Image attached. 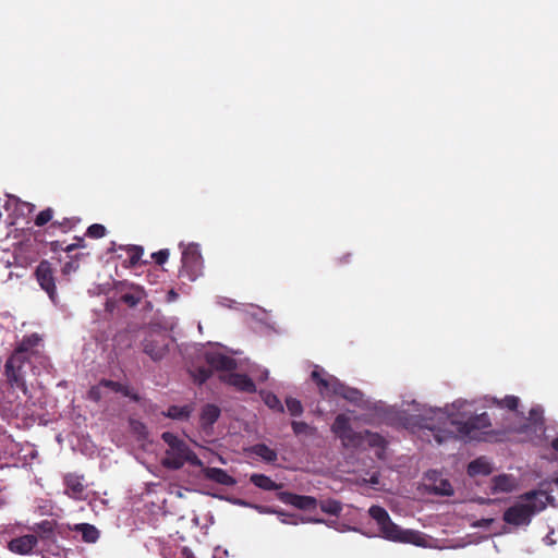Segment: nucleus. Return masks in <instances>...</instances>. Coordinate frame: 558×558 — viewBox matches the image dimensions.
<instances>
[{
  "label": "nucleus",
  "mask_w": 558,
  "mask_h": 558,
  "mask_svg": "<svg viewBox=\"0 0 558 558\" xmlns=\"http://www.w3.org/2000/svg\"><path fill=\"white\" fill-rule=\"evenodd\" d=\"M53 217V209L48 207L44 210H41L35 218V226L43 227L47 225L49 221H51Z\"/></svg>",
  "instance_id": "obj_37"
},
{
  "label": "nucleus",
  "mask_w": 558,
  "mask_h": 558,
  "mask_svg": "<svg viewBox=\"0 0 558 558\" xmlns=\"http://www.w3.org/2000/svg\"><path fill=\"white\" fill-rule=\"evenodd\" d=\"M74 243H75V245H76V247H77V248H83V247H85V246H86L85 241H84V239H83V238H78V236H76V238H75V242H74Z\"/></svg>",
  "instance_id": "obj_45"
},
{
  "label": "nucleus",
  "mask_w": 558,
  "mask_h": 558,
  "mask_svg": "<svg viewBox=\"0 0 558 558\" xmlns=\"http://www.w3.org/2000/svg\"><path fill=\"white\" fill-rule=\"evenodd\" d=\"M291 427L293 433L299 435H311L314 432V428H312L307 423L305 422H299V421H292Z\"/></svg>",
  "instance_id": "obj_36"
},
{
  "label": "nucleus",
  "mask_w": 558,
  "mask_h": 558,
  "mask_svg": "<svg viewBox=\"0 0 558 558\" xmlns=\"http://www.w3.org/2000/svg\"><path fill=\"white\" fill-rule=\"evenodd\" d=\"M368 513L376 521L381 536L388 541L418 544L422 538L417 532L400 529L391 521L387 510L380 506H372Z\"/></svg>",
  "instance_id": "obj_4"
},
{
  "label": "nucleus",
  "mask_w": 558,
  "mask_h": 558,
  "mask_svg": "<svg viewBox=\"0 0 558 558\" xmlns=\"http://www.w3.org/2000/svg\"><path fill=\"white\" fill-rule=\"evenodd\" d=\"M251 483L264 490H277L281 487L265 474L254 473L250 477Z\"/></svg>",
  "instance_id": "obj_24"
},
{
  "label": "nucleus",
  "mask_w": 558,
  "mask_h": 558,
  "mask_svg": "<svg viewBox=\"0 0 558 558\" xmlns=\"http://www.w3.org/2000/svg\"><path fill=\"white\" fill-rule=\"evenodd\" d=\"M222 381L235 387L240 391L253 393L256 391L254 381L245 374L229 373L220 377Z\"/></svg>",
  "instance_id": "obj_16"
},
{
  "label": "nucleus",
  "mask_w": 558,
  "mask_h": 558,
  "mask_svg": "<svg viewBox=\"0 0 558 558\" xmlns=\"http://www.w3.org/2000/svg\"><path fill=\"white\" fill-rule=\"evenodd\" d=\"M181 262L180 276L186 277L190 281L197 279L203 271V257L199 245L195 243L186 245L182 251Z\"/></svg>",
  "instance_id": "obj_7"
},
{
  "label": "nucleus",
  "mask_w": 558,
  "mask_h": 558,
  "mask_svg": "<svg viewBox=\"0 0 558 558\" xmlns=\"http://www.w3.org/2000/svg\"><path fill=\"white\" fill-rule=\"evenodd\" d=\"M551 497L543 490H531L519 497V501L509 507L502 515L506 523L520 526L530 524L532 517L546 508Z\"/></svg>",
  "instance_id": "obj_2"
},
{
  "label": "nucleus",
  "mask_w": 558,
  "mask_h": 558,
  "mask_svg": "<svg viewBox=\"0 0 558 558\" xmlns=\"http://www.w3.org/2000/svg\"><path fill=\"white\" fill-rule=\"evenodd\" d=\"M86 235L92 239H100L106 235V228L100 223L90 225L86 230Z\"/></svg>",
  "instance_id": "obj_39"
},
{
  "label": "nucleus",
  "mask_w": 558,
  "mask_h": 558,
  "mask_svg": "<svg viewBox=\"0 0 558 558\" xmlns=\"http://www.w3.org/2000/svg\"><path fill=\"white\" fill-rule=\"evenodd\" d=\"M31 362L10 355L4 364L5 381L11 390L22 391L25 396L28 393L26 385V368Z\"/></svg>",
  "instance_id": "obj_5"
},
{
  "label": "nucleus",
  "mask_w": 558,
  "mask_h": 558,
  "mask_svg": "<svg viewBox=\"0 0 558 558\" xmlns=\"http://www.w3.org/2000/svg\"><path fill=\"white\" fill-rule=\"evenodd\" d=\"M331 432L340 439L345 448H359L364 444V432H355L351 426L350 417L340 413L336 416Z\"/></svg>",
  "instance_id": "obj_6"
},
{
  "label": "nucleus",
  "mask_w": 558,
  "mask_h": 558,
  "mask_svg": "<svg viewBox=\"0 0 558 558\" xmlns=\"http://www.w3.org/2000/svg\"><path fill=\"white\" fill-rule=\"evenodd\" d=\"M126 253L129 256L130 266L134 267L140 263L141 257L144 254V248L138 245H130L126 248Z\"/></svg>",
  "instance_id": "obj_34"
},
{
  "label": "nucleus",
  "mask_w": 558,
  "mask_h": 558,
  "mask_svg": "<svg viewBox=\"0 0 558 558\" xmlns=\"http://www.w3.org/2000/svg\"><path fill=\"white\" fill-rule=\"evenodd\" d=\"M367 441V445L372 448H378L381 450L386 449L387 441L386 439L378 433L371 432L365 429L364 441Z\"/></svg>",
  "instance_id": "obj_29"
},
{
  "label": "nucleus",
  "mask_w": 558,
  "mask_h": 558,
  "mask_svg": "<svg viewBox=\"0 0 558 558\" xmlns=\"http://www.w3.org/2000/svg\"><path fill=\"white\" fill-rule=\"evenodd\" d=\"M192 412L193 407L191 404H185L182 407L170 405L166 412H162V415L172 420L184 421L190 417Z\"/></svg>",
  "instance_id": "obj_22"
},
{
  "label": "nucleus",
  "mask_w": 558,
  "mask_h": 558,
  "mask_svg": "<svg viewBox=\"0 0 558 558\" xmlns=\"http://www.w3.org/2000/svg\"><path fill=\"white\" fill-rule=\"evenodd\" d=\"M554 484L558 487V476L554 480Z\"/></svg>",
  "instance_id": "obj_52"
},
{
  "label": "nucleus",
  "mask_w": 558,
  "mask_h": 558,
  "mask_svg": "<svg viewBox=\"0 0 558 558\" xmlns=\"http://www.w3.org/2000/svg\"><path fill=\"white\" fill-rule=\"evenodd\" d=\"M213 369L210 366L206 367V366H198V367H195L191 374L194 378V381H196L197 384L202 385L204 384L207 379H209L213 375Z\"/></svg>",
  "instance_id": "obj_31"
},
{
  "label": "nucleus",
  "mask_w": 558,
  "mask_h": 558,
  "mask_svg": "<svg viewBox=\"0 0 558 558\" xmlns=\"http://www.w3.org/2000/svg\"><path fill=\"white\" fill-rule=\"evenodd\" d=\"M286 407L291 416H301L303 414V405L300 400L293 397L286 398Z\"/></svg>",
  "instance_id": "obj_32"
},
{
  "label": "nucleus",
  "mask_w": 558,
  "mask_h": 558,
  "mask_svg": "<svg viewBox=\"0 0 558 558\" xmlns=\"http://www.w3.org/2000/svg\"><path fill=\"white\" fill-rule=\"evenodd\" d=\"M550 447L558 452V435L551 440Z\"/></svg>",
  "instance_id": "obj_47"
},
{
  "label": "nucleus",
  "mask_w": 558,
  "mask_h": 558,
  "mask_svg": "<svg viewBox=\"0 0 558 558\" xmlns=\"http://www.w3.org/2000/svg\"><path fill=\"white\" fill-rule=\"evenodd\" d=\"M14 259H15V264L21 266L22 263H21V246L19 248L15 250L14 252Z\"/></svg>",
  "instance_id": "obj_44"
},
{
  "label": "nucleus",
  "mask_w": 558,
  "mask_h": 558,
  "mask_svg": "<svg viewBox=\"0 0 558 558\" xmlns=\"http://www.w3.org/2000/svg\"><path fill=\"white\" fill-rule=\"evenodd\" d=\"M75 530L81 532L84 542L95 543L99 538V531L92 524L81 523L75 526Z\"/></svg>",
  "instance_id": "obj_28"
},
{
  "label": "nucleus",
  "mask_w": 558,
  "mask_h": 558,
  "mask_svg": "<svg viewBox=\"0 0 558 558\" xmlns=\"http://www.w3.org/2000/svg\"><path fill=\"white\" fill-rule=\"evenodd\" d=\"M89 398L94 401L100 400V391L98 387H92L89 390Z\"/></svg>",
  "instance_id": "obj_42"
},
{
  "label": "nucleus",
  "mask_w": 558,
  "mask_h": 558,
  "mask_svg": "<svg viewBox=\"0 0 558 558\" xmlns=\"http://www.w3.org/2000/svg\"><path fill=\"white\" fill-rule=\"evenodd\" d=\"M251 451L262 458L264 461L268 463H274L277 461L278 454L276 450L271 449L265 444H256L251 448Z\"/></svg>",
  "instance_id": "obj_25"
},
{
  "label": "nucleus",
  "mask_w": 558,
  "mask_h": 558,
  "mask_svg": "<svg viewBox=\"0 0 558 558\" xmlns=\"http://www.w3.org/2000/svg\"><path fill=\"white\" fill-rule=\"evenodd\" d=\"M66 494L72 498H81L84 493L85 486L83 477L75 474H68L64 477Z\"/></svg>",
  "instance_id": "obj_20"
},
{
  "label": "nucleus",
  "mask_w": 558,
  "mask_h": 558,
  "mask_svg": "<svg viewBox=\"0 0 558 558\" xmlns=\"http://www.w3.org/2000/svg\"><path fill=\"white\" fill-rule=\"evenodd\" d=\"M76 248H77V247H76L75 243H72V244H69V245L64 248V251H65L66 253H71L72 251H74V250H76Z\"/></svg>",
  "instance_id": "obj_48"
},
{
  "label": "nucleus",
  "mask_w": 558,
  "mask_h": 558,
  "mask_svg": "<svg viewBox=\"0 0 558 558\" xmlns=\"http://www.w3.org/2000/svg\"><path fill=\"white\" fill-rule=\"evenodd\" d=\"M161 439L168 445L165 458L162 459L163 466L171 470H179L185 462H190L197 466L203 465V462L190 449L189 445L173 433L163 432L161 434Z\"/></svg>",
  "instance_id": "obj_3"
},
{
  "label": "nucleus",
  "mask_w": 558,
  "mask_h": 558,
  "mask_svg": "<svg viewBox=\"0 0 558 558\" xmlns=\"http://www.w3.org/2000/svg\"><path fill=\"white\" fill-rule=\"evenodd\" d=\"M38 545V537L37 535L32 534H25L19 537L12 538L8 543V549L15 554L21 556L32 555L34 553H37L35 548Z\"/></svg>",
  "instance_id": "obj_13"
},
{
  "label": "nucleus",
  "mask_w": 558,
  "mask_h": 558,
  "mask_svg": "<svg viewBox=\"0 0 558 558\" xmlns=\"http://www.w3.org/2000/svg\"><path fill=\"white\" fill-rule=\"evenodd\" d=\"M492 489L494 493L497 492H504L508 493L511 492L513 488V482L510 475L501 474L497 475L492 480Z\"/></svg>",
  "instance_id": "obj_26"
},
{
  "label": "nucleus",
  "mask_w": 558,
  "mask_h": 558,
  "mask_svg": "<svg viewBox=\"0 0 558 558\" xmlns=\"http://www.w3.org/2000/svg\"><path fill=\"white\" fill-rule=\"evenodd\" d=\"M99 386L105 387V388H109V389H111L114 392H119V393L123 395L124 397L130 398L134 402H140L141 401V396L136 391H134L128 385H123V384H121L119 381H114V380H111V379H101L99 381Z\"/></svg>",
  "instance_id": "obj_19"
},
{
  "label": "nucleus",
  "mask_w": 558,
  "mask_h": 558,
  "mask_svg": "<svg viewBox=\"0 0 558 558\" xmlns=\"http://www.w3.org/2000/svg\"><path fill=\"white\" fill-rule=\"evenodd\" d=\"M35 276L40 288L46 291L49 299L56 303L58 293L54 271L51 264L48 260H41L36 268Z\"/></svg>",
  "instance_id": "obj_10"
},
{
  "label": "nucleus",
  "mask_w": 558,
  "mask_h": 558,
  "mask_svg": "<svg viewBox=\"0 0 558 558\" xmlns=\"http://www.w3.org/2000/svg\"><path fill=\"white\" fill-rule=\"evenodd\" d=\"M337 397H341L356 405L360 404L363 400V393L359 389L349 387L343 383H341V387L338 390Z\"/></svg>",
  "instance_id": "obj_23"
},
{
  "label": "nucleus",
  "mask_w": 558,
  "mask_h": 558,
  "mask_svg": "<svg viewBox=\"0 0 558 558\" xmlns=\"http://www.w3.org/2000/svg\"><path fill=\"white\" fill-rule=\"evenodd\" d=\"M278 499L283 504L291 505L301 510H311L317 506V499L315 497L298 495L290 492H280Z\"/></svg>",
  "instance_id": "obj_15"
},
{
  "label": "nucleus",
  "mask_w": 558,
  "mask_h": 558,
  "mask_svg": "<svg viewBox=\"0 0 558 558\" xmlns=\"http://www.w3.org/2000/svg\"><path fill=\"white\" fill-rule=\"evenodd\" d=\"M350 256H351L350 254L344 255L343 257H341V258H340V262H341V263H348V262H349Z\"/></svg>",
  "instance_id": "obj_49"
},
{
  "label": "nucleus",
  "mask_w": 558,
  "mask_h": 558,
  "mask_svg": "<svg viewBox=\"0 0 558 558\" xmlns=\"http://www.w3.org/2000/svg\"><path fill=\"white\" fill-rule=\"evenodd\" d=\"M267 378H268V371H266V369H265V371L263 372L262 376H260V380H265V379H267Z\"/></svg>",
  "instance_id": "obj_50"
},
{
  "label": "nucleus",
  "mask_w": 558,
  "mask_h": 558,
  "mask_svg": "<svg viewBox=\"0 0 558 558\" xmlns=\"http://www.w3.org/2000/svg\"><path fill=\"white\" fill-rule=\"evenodd\" d=\"M496 403L501 408H506L510 411H515L520 403V400L515 396H506L502 400L496 401Z\"/></svg>",
  "instance_id": "obj_38"
},
{
  "label": "nucleus",
  "mask_w": 558,
  "mask_h": 558,
  "mask_svg": "<svg viewBox=\"0 0 558 558\" xmlns=\"http://www.w3.org/2000/svg\"><path fill=\"white\" fill-rule=\"evenodd\" d=\"M169 255H170L169 250L162 248V250H159L158 252L153 253L151 258L154 259V262L157 265L161 266L168 260Z\"/></svg>",
  "instance_id": "obj_40"
},
{
  "label": "nucleus",
  "mask_w": 558,
  "mask_h": 558,
  "mask_svg": "<svg viewBox=\"0 0 558 558\" xmlns=\"http://www.w3.org/2000/svg\"><path fill=\"white\" fill-rule=\"evenodd\" d=\"M263 400L269 409L276 410L280 413L284 412V408H283L280 399L275 393H272V392L265 393L263 396Z\"/></svg>",
  "instance_id": "obj_33"
},
{
  "label": "nucleus",
  "mask_w": 558,
  "mask_h": 558,
  "mask_svg": "<svg viewBox=\"0 0 558 558\" xmlns=\"http://www.w3.org/2000/svg\"><path fill=\"white\" fill-rule=\"evenodd\" d=\"M204 360L213 371L232 372L238 367L236 361L218 350H207Z\"/></svg>",
  "instance_id": "obj_12"
},
{
  "label": "nucleus",
  "mask_w": 558,
  "mask_h": 558,
  "mask_svg": "<svg viewBox=\"0 0 558 558\" xmlns=\"http://www.w3.org/2000/svg\"><path fill=\"white\" fill-rule=\"evenodd\" d=\"M131 424H132L134 430H136L138 433L145 429L144 424L138 421H132Z\"/></svg>",
  "instance_id": "obj_43"
},
{
  "label": "nucleus",
  "mask_w": 558,
  "mask_h": 558,
  "mask_svg": "<svg viewBox=\"0 0 558 558\" xmlns=\"http://www.w3.org/2000/svg\"><path fill=\"white\" fill-rule=\"evenodd\" d=\"M56 526L57 523L54 521L43 520L31 527L33 531L32 535H37L38 544L41 543L44 547H48L57 541Z\"/></svg>",
  "instance_id": "obj_14"
},
{
  "label": "nucleus",
  "mask_w": 558,
  "mask_h": 558,
  "mask_svg": "<svg viewBox=\"0 0 558 558\" xmlns=\"http://www.w3.org/2000/svg\"><path fill=\"white\" fill-rule=\"evenodd\" d=\"M186 558H194V557L191 555V556H189V557H186Z\"/></svg>",
  "instance_id": "obj_54"
},
{
  "label": "nucleus",
  "mask_w": 558,
  "mask_h": 558,
  "mask_svg": "<svg viewBox=\"0 0 558 558\" xmlns=\"http://www.w3.org/2000/svg\"><path fill=\"white\" fill-rule=\"evenodd\" d=\"M437 493L442 496H451L453 494V489L448 481H441L440 487L437 488Z\"/></svg>",
  "instance_id": "obj_41"
},
{
  "label": "nucleus",
  "mask_w": 558,
  "mask_h": 558,
  "mask_svg": "<svg viewBox=\"0 0 558 558\" xmlns=\"http://www.w3.org/2000/svg\"><path fill=\"white\" fill-rule=\"evenodd\" d=\"M320 510L330 515H339L342 511V505L336 499L322 500L319 504Z\"/></svg>",
  "instance_id": "obj_30"
},
{
  "label": "nucleus",
  "mask_w": 558,
  "mask_h": 558,
  "mask_svg": "<svg viewBox=\"0 0 558 558\" xmlns=\"http://www.w3.org/2000/svg\"><path fill=\"white\" fill-rule=\"evenodd\" d=\"M202 474L204 478L223 486H233L236 484V480L220 468L205 466L202 469Z\"/></svg>",
  "instance_id": "obj_18"
},
{
  "label": "nucleus",
  "mask_w": 558,
  "mask_h": 558,
  "mask_svg": "<svg viewBox=\"0 0 558 558\" xmlns=\"http://www.w3.org/2000/svg\"><path fill=\"white\" fill-rule=\"evenodd\" d=\"M313 522L320 523L323 520H313Z\"/></svg>",
  "instance_id": "obj_53"
},
{
  "label": "nucleus",
  "mask_w": 558,
  "mask_h": 558,
  "mask_svg": "<svg viewBox=\"0 0 558 558\" xmlns=\"http://www.w3.org/2000/svg\"><path fill=\"white\" fill-rule=\"evenodd\" d=\"M40 341L41 338L38 333L25 336L11 354L29 362L33 349L36 348Z\"/></svg>",
  "instance_id": "obj_17"
},
{
  "label": "nucleus",
  "mask_w": 558,
  "mask_h": 558,
  "mask_svg": "<svg viewBox=\"0 0 558 558\" xmlns=\"http://www.w3.org/2000/svg\"><path fill=\"white\" fill-rule=\"evenodd\" d=\"M282 523H292V524H296L298 522L295 520L293 521H287L286 519H281Z\"/></svg>",
  "instance_id": "obj_51"
},
{
  "label": "nucleus",
  "mask_w": 558,
  "mask_h": 558,
  "mask_svg": "<svg viewBox=\"0 0 558 558\" xmlns=\"http://www.w3.org/2000/svg\"><path fill=\"white\" fill-rule=\"evenodd\" d=\"M170 339L160 331L149 332L143 341V351L155 362L162 360L169 350Z\"/></svg>",
  "instance_id": "obj_8"
},
{
  "label": "nucleus",
  "mask_w": 558,
  "mask_h": 558,
  "mask_svg": "<svg viewBox=\"0 0 558 558\" xmlns=\"http://www.w3.org/2000/svg\"><path fill=\"white\" fill-rule=\"evenodd\" d=\"M114 288L119 293V300L130 307L137 306L147 295L143 287L125 280L116 283Z\"/></svg>",
  "instance_id": "obj_11"
},
{
  "label": "nucleus",
  "mask_w": 558,
  "mask_h": 558,
  "mask_svg": "<svg viewBox=\"0 0 558 558\" xmlns=\"http://www.w3.org/2000/svg\"><path fill=\"white\" fill-rule=\"evenodd\" d=\"M530 416L535 420V422L541 418V413L537 409H532L530 411Z\"/></svg>",
  "instance_id": "obj_46"
},
{
  "label": "nucleus",
  "mask_w": 558,
  "mask_h": 558,
  "mask_svg": "<svg viewBox=\"0 0 558 558\" xmlns=\"http://www.w3.org/2000/svg\"><path fill=\"white\" fill-rule=\"evenodd\" d=\"M437 414L439 420L444 418L442 426L437 425L432 417H424L422 424L423 428L432 433L437 444H442L450 439H459L464 442L486 441L493 434L490 430L492 422L486 412L473 415L464 422L446 416L441 411H438Z\"/></svg>",
  "instance_id": "obj_1"
},
{
  "label": "nucleus",
  "mask_w": 558,
  "mask_h": 558,
  "mask_svg": "<svg viewBox=\"0 0 558 558\" xmlns=\"http://www.w3.org/2000/svg\"><path fill=\"white\" fill-rule=\"evenodd\" d=\"M220 416V409L215 404H206L201 414L203 425H213Z\"/></svg>",
  "instance_id": "obj_27"
},
{
  "label": "nucleus",
  "mask_w": 558,
  "mask_h": 558,
  "mask_svg": "<svg viewBox=\"0 0 558 558\" xmlns=\"http://www.w3.org/2000/svg\"><path fill=\"white\" fill-rule=\"evenodd\" d=\"M492 471L490 463L484 457L471 461L468 465V474L470 476L489 475Z\"/></svg>",
  "instance_id": "obj_21"
},
{
  "label": "nucleus",
  "mask_w": 558,
  "mask_h": 558,
  "mask_svg": "<svg viewBox=\"0 0 558 558\" xmlns=\"http://www.w3.org/2000/svg\"><path fill=\"white\" fill-rule=\"evenodd\" d=\"M80 220L76 218H63L61 221H53L50 228H60L62 232L72 230Z\"/></svg>",
  "instance_id": "obj_35"
},
{
  "label": "nucleus",
  "mask_w": 558,
  "mask_h": 558,
  "mask_svg": "<svg viewBox=\"0 0 558 558\" xmlns=\"http://www.w3.org/2000/svg\"><path fill=\"white\" fill-rule=\"evenodd\" d=\"M312 380L316 384L318 392L323 398L337 397L341 387V381L333 375L328 374L325 369L315 366L311 374Z\"/></svg>",
  "instance_id": "obj_9"
}]
</instances>
